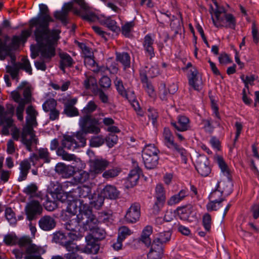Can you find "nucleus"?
<instances>
[{"label":"nucleus","mask_w":259,"mask_h":259,"mask_svg":"<svg viewBox=\"0 0 259 259\" xmlns=\"http://www.w3.org/2000/svg\"><path fill=\"white\" fill-rule=\"evenodd\" d=\"M39 13L37 16L31 19L29 22V28L35 27L34 35L38 41H41L44 37L51 34L52 30L49 28L50 23L54 22L51 17L50 10L47 5H39Z\"/></svg>","instance_id":"1"},{"label":"nucleus","mask_w":259,"mask_h":259,"mask_svg":"<svg viewBox=\"0 0 259 259\" xmlns=\"http://www.w3.org/2000/svg\"><path fill=\"white\" fill-rule=\"evenodd\" d=\"M78 219L83 225L84 231L90 230L94 238L99 241L105 238L106 232L103 229L98 227V220L93 214L92 209L87 204H81L79 207Z\"/></svg>","instance_id":"2"},{"label":"nucleus","mask_w":259,"mask_h":259,"mask_svg":"<svg viewBox=\"0 0 259 259\" xmlns=\"http://www.w3.org/2000/svg\"><path fill=\"white\" fill-rule=\"evenodd\" d=\"M60 33V30L53 29L51 34L44 37L41 41H38L34 36L38 48L37 49L31 48V57L35 59L40 53L41 58L46 61H50L56 55L55 44L59 39Z\"/></svg>","instance_id":"3"},{"label":"nucleus","mask_w":259,"mask_h":259,"mask_svg":"<svg viewBox=\"0 0 259 259\" xmlns=\"http://www.w3.org/2000/svg\"><path fill=\"white\" fill-rule=\"evenodd\" d=\"M26 123L27 125L23 128L21 134V142L25 146L27 150L31 152L32 144H37V139L35 138L32 127V125L36 123V117H27Z\"/></svg>","instance_id":"4"},{"label":"nucleus","mask_w":259,"mask_h":259,"mask_svg":"<svg viewBox=\"0 0 259 259\" xmlns=\"http://www.w3.org/2000/svg\"><path fill=\"white\" fill-rule=\"evenodd\" d=\"M159 150L154 144H148L142 150V159L145 167L148 169L155 168L158 164Z\"/></svg>","instance_id":"5"},{"label":"nucleus","mask_w":259,"mask_h":259,"mask_svg":"<svg viewBox=\"0 0 259 259\" xmlns=\"http://www.w3.org/2000/svg\"><path fill=\"white\" fill-rule=\"evenodd\" d=\"M79 147V145L73 137L69 135L64 136L62 141V147L57 149V154L61 156L62 159L66 160H72L74 159V155L68 153L64 150L66 148L68 150H74Z\"/></svg>","instance_id":"6"},{"label":"nucleus","mask_w":259,"mask_h":259,"mask_svg":"<svg viewBox=\"0 0 259 259\" xmlns=\"http://www.w3.org/2000/svg\"><path fill=\"white\" fill-rule=\"evenodd\" d=\"M99 125V119L94 116H82L79 120L80 129L88 134H98L101 131Z\"/></svg>","instance_id":"7"},{"label":"nucleus","mask_w":259,"mask_h":259,"mask_svg":"<svg viewBox=\"0 0 259 259\" xmlns=\"http://www.w3.org/2000/svg\"><path fill=\"white\" fill-rule=\"evenodd\" d=\"M156 200L153 206V213L157 214L161 211L166 201V191L161 184L156 185L154 195Z\"/></svg>","instance_id":"8"},{"label":"nucleus","mask_w":259,"mask_h":259,"mask_svg":"<svg viewBox=\"0 0 259 259\" xmlns=\"http://www.w3.org/2000/svg\"><path fill=\"white\" fill-rule=\"evenodd\" d=\"M1 38L2 44H4L6 47L5 48V50H2L0 53V60H4L7 57V55H9L11 52H12L15 47L19 46L21 42L19 39V36L17 35L13 36L11 42L10 44H8V42L10 40V37L8 35L5 34L3 37Z\"/></svg>","instance_id":"9"},{"label":"nucleus","mask_w":259,"mask_h":259,"mask_svg":"<svg viewBox=\"0 0 259 259\" xmlns=\"http://www.w3.org/2000/svg\"><path fill=\"white\" fill-rule=\"evenodd\" d=\"M78 214L77 215V220H70L65 224L66 229L70 231L68 233V236L72 240H77L83 236L79 228L80 225H83L78 219Z\"/></svg>","instance_id":"10"},{"label":"nucleus","mask_w":259,"mask_h":259,"mask_svg":"<svg viewBox=\"0 0 259 259\" xmlns=\"http://www.w3.org/2000/svg\"><path fill=\"white\" fill-rule=\"evenodd\" d=\"M195 168L202 177H207L211 171L208 158L204 155H199L196 159Z\"/></svg>","instance_id":"11"},{"label":"nucleus","mask_w":259,"mask_h":259,"mask_svg":"<svg viewBox=\"0 0 259 259\" xmlns=\"http://www.w3.org/2000/svg\"><path fill=\"white\" fill-rule=\"evenodd\" d=\"M42 210V206L37 200H32L30 201L25 207L27 220L32 221L36 219L37 215L41 213Z\"/></svg>","instance_id":"12"},{"label":"nucleus","mask_w":259,"mask_h":259,"mask_svg":"<svg viewBox=\"0 0 259 259\" xmlns=\"http://www.w3.org/2000/svg\"><path fill=\"white\" fill-rule=\"evenodd\" d=\"M187 77L189 85L193 90L198 92L202 90L203 83L196 68H193L190 70V73L188 74Z\"/></svg>","instance_id":"13"},{"label":"nucleus","mask_w":259,"mask_h":259,"mask_svg":"<svg viewBox=\"0 0 259 259\" xmlns=\"http://www.w3.org/2000/svg\"><path fill=\"white\" fill-rule=\"evenodd\" d=\"M141 216V206L138 203H133L128 209L124 218L129 223H135L139 221Z\"/></svg>","instance_id":"14"},{"label":"nucleus","mask_w":259,"mask_h":259,"mask_svg":"<svg viewBox=\"0 0 259 259\" xmlns=\"http://www.w3.org/2000/svg\"><path fill=\"white\" fill-rule=\"evenodd\" d=\"M86 245L81 249V251L88 254H97L100 249L99 241L89 234L85 236Z\"/></svg>","instance_id":"15"},{"label":"nucleus","mask_w":259,"mask_h":259,"mask_svg":"<svg viewBox=\"0 0 259 259\" xmlns=\"http://www.w3.org/2000/svg\"><path fill=\"white\" fill-rule=\"evenodd\" d=\"M224 22H218L212 17V20L214 25L216 27H225L226 28H231L235 29L236 26V20L233 14L230 13H225L224 15Z\"/></svg>","instance_id":"16"},{"label":"nucleus","mask_w":259,"mask_h":259,"mask_svg":"<svg viewBox=\"0 0 259 259\" xmlns=\"http://www.w3.org/2000/svg\"><path fill=\"white\" fill-rule=\"evenodd\" d=\"M55 170L62 178H69L74 174L75 168L72 165L60 162L56 164Z\"/></svg>","instance_id":"17"},{"label":"nucleus","mask_w":259,"mask_h":259,"mask_svg":"<svg viewBox=\"0 0 259 259\" xmlns=\"http://www.w3.org/2000/svg\"><path fill=\"white\" fill-rule=\"evenodd\" d=\"M171 125L178 132H185L191 129L190 119L184 115H180L177 122H171Z\"/></svg>","instance_id":"18"},{"label":"nucleus","mask_w":259,"mask_h":259,"mask_svg":"<svg viewBox=\"0 0 259 259\" xmlns=\"http://www.w3.org/2000/svg\"><path fill=\"white\" fill-rule=\"evenodd\" d=\"M109 162L104 159H95L91 162V173L99 174L102 173L108 166Z\"/></svg>","instance_id":"19"},{"label":"nucleus","mask_w":259,"mask_h":259,"mask_svg":"<svg viewBox=\"0 0 259 259\" xmlns=\"http://www.w3.org/2000/svg\"><path fill=\"white\" fill-rule=\"evenodd\" d=\"M162 138L164 145L169 149L174 150L180 146L175 142L174 135L168 127L163 128Z\"/></svg>","instance_id":"20"},{"label":"nucleus","mask_w":259,"mask_h":259,"mask_svg":"<svg viewBox=\"0 0 259 259\" xmlns=\"http://www.w3.org/2000/svg\"><path fill=\"white\" fill-rule=\"evenodd\" d=\"M154 40L152 38L150 34L146 35L144 38L142 43L144 50L145 53L149 57L151 60L155 56L154 49L153 46Z\"/></svg>","instance_id":"21"},{"label":"nucleus","mask_w":259,"mask_h":259,"mask_svg":"<svg viewBox=\"0 0 259 259\" xmlns=\"http://www.w3.org/2000/svg\"><path fill=\"white\" fill-rule=\"evenodd\" d=\"M59 68L65 73V68L72 67L75 62L72 57L66 52L59 53Z\"/></svg>","instance_id":"22"},{"label":"nucleus","mask_w":259,"mask_h":259,"mask_svg":"<svg viewBox=\"0 0 259 259\" xmlns=\"http://www.w3.org/2000/svg\"><path fill=\"white\" fill-rule=\"evenodd\" d=\"M72 192L73 193V197L75 198L78 197L89 198L90 200L93 195L91 193V188L90 186L86 185L78 186L77 188L73 189Z\"/></svg>","instance_id":"23"},{"label":"nucleus","mask_w":259,"mask_h":259,"mask_svg":"<svg viewBox=\"0 0 259 259\" xmlns=\"http://www.w3.org/2000/svg\"><path fill=\"white\" fill-rule=\"evenodd\" d=\"M38 225L42 230L49 231L55 227L56 223L55 219L51 216L45 215L39 220Z\"/></svg>","instance_id":"24"},{"label":"nucleus","mask_w":259,"mask_h":259,"mask_svg":"<svg viewBox=\"0 0 259 259\" xmlns=\"http://www.w3.org/2000/svg\"><path fill=\"white\" fill-rule=\"evenodd\" d=\"M105 198L114 200L118 198L120 192L113 185H106L101 192Z\"/></svg>","instance_id":"25"},{"label":"nucleus","mask_w":259,"mask_h":259,"mask_svg":"<svg viewBox=\"0 0 259 259\" xmlns=\"http://www.w3.org/2000/svg\"><path fill=\"white\" fill-rule=\"evenodd\" d=\"M176 211L179 218L183 221H189L190 215L193 212V206L189 204L182 207H179Z\"/></svg>","instance_id":"26"},{"label":"nucleus","mask_w":259,"mask_h":259,"mask_svg":"<svg viewBox=\"0 0 259 259\" xmlns=\"http://www.w3.org/2000/svg\"><path fill=\"white\" fill-rule=\"evenodd\" d=\"M116 60L120 62L123 66L124 69L128 68L131 66V57L127 52H116Z\"/></svg>","instance_id":"27"},{"label":"nucleus","mask_w":259,"mask_h":259,"mask_svg":"<svg viewBox=\"0 0 259 259\" xmlns=\"http://www.w3.org/2000/svg\"><path fill=\"white\" fill-rule=\"evenodd\" d=\"M188 195V191L186 190H181L178 194L172 195L167 200V203L169 206H172L184 199Z\"/></svg>","instance_id":"28"},{"label":"nucleus","mask_w":259,"mask_h":259,"mask_svg":"<svg viewBox=\"0 0 259 259\" xmlns=\"http://www.w3.org/2000/svg\"><path fill=\"white\" fill-rule=\"evenodd\" d=\"M152 227L150 226H147L144 228L142 232L140 240L147 247H149L151 245V240L150 236L152 233Z\"/></svg>","instance_id":"29"},{"label":"nucleus","mask_w":259,"mask_h":259,"mask_svg":"<svg viewBox=\"0 0 259 259\" xmlns=\"http://www.w3.org/2000/svg\"><path fill=\"white\" fill-rule=\"evenodd\" d=\"M219 188L220 182H218L216 189L211 192L208 197L209 200H212L213 201H215V202H218V206H220L221 203L225 200L222 197L223 191L219 189Z\"/></svg>","instance_id":"30"},{"label":"nucleus","mask_w":259,"mask_h":259,"mask_svg":"<svg viewBox=\"0 0 259 259\" xmlns=\"http://www.w3.org/2000/svg\"><path fill=\"white\" fill-rule=\"evenodd\" d=\"M104 197L99 194L94 193L90 199V204L96 209H99L103 205Z\"/></svg>","instance_id":"31"},{"label":"nucleus","mask_w":259,"mask_h":259,"mask_svg":"<svg viewBox=\"0 0 259 259\" xmlns=\"http://www.w3.org/2000/svg\"><path fill=\"white\" fill-rule=\"evenodd\" d=\"M0 125L3 126L1 133L3 135H9V129L13 125V120L11 117H7L0 120Z\"/></svg>","instance_id":"32"},{"label":"nucleus","mask_w":259,"mask_h":259,"mask_svg":"<svg viewBox=\"0 0 259 259\" xmlns=\"http://www.w3.org/2000/svg\"><path fill=\"white\" fill-rule=\"evenodd\" d=\"M83 84L86 90H91L93 93L98 88L97 80L93 76H87L83 81Z\"/></svg>","instance_id":"33"},{"label":"nucleus","mask_w":259,"mask_h":259,"mask_svg":"<svg viewBox=\"0 0 259 259\" xmlns=\"http://www.w3.org/2000/svg\"><path fill=\"white\" fill-rule=\"evenodd\" d=\"M73 176V179L76 182L83 183L89 180L90 174L86 171L80 170L77 172L74 171Z\"/></svg>","instance_id":"34"},{"label":"nucleus","mask_w":259,"mask_h":259,"mask_svg":"<svg viewBox=\"0 0 259 259\" xmlns=\"http://www.w3.org/2000/svg\"><path fill=\"white\" fill-rule=\"evenodd\" d=\"M151 248L149 253L155 252L158 255L163 254L164 244L160 241H159L156 238L153 239V242H151Z\"/></svg>","instance_id":"35"},{"label":"nucleus","mask_w":259,"mask_h":259,"mask_svg":"<svg viewBox=\"0 0 259 259\" xmlns=\"http://www.w3.org/2000/svg\"><path fill=\"white\" fill-rule=\"evenodd\" d=\"M213 3L215 6V9L214 10V14L216 18V21L218 22H224V18L221 17L222 14L226 13L225 8L223 6H220L217 3L216 0H212ZM212 10L213 11L212 7L211 6Z\"/></svg>","instance_id":"36"},{"label":"nucleus","mask_w":259,"mask_h":259,"mask_svg":"<svg viewBox=\"0 0 259 259\" xmlns=\"http://www.w3.org/2000/svg\"><path fill=\"white\" fill-rule=\"evenodd\" d=\"M63 113L68 117H74L79 115V111L72 104L65 103Z\"/></svg>","instance_id":"37"},{"label":"nucleus","mask_w":259,"mask_h":259,"mask_svg":"<svg viewBox=\"0 0 259 259\" xmlns=\"http://www.w3.org/2000/svg\"><path fill=\"white\" fill-rule=\"evenodd\" d=\"M99 222H102L107 225L111 223L112 221V214L111 211H102L99 212L98 219Z\"/></svg>","instance_id":"38"},{"label":"nucleus","mask_w":259,"mask_h":259,"mask_svg":"<svg viewBox=\"0 0 259 259\" xmlns=\"http://www.w3.org/2000/svg\"><path fill=\"white\" fill-rule=\"evenodd\" d=\"M97 108V105L93 101H90L88 102L86 106L81 110L83 116H93L92 113L94 112Z\"/></svg>","instance_id":"39"},{"label":"nucleus","mask_w":259,"mask_h":259,"mask_svg":"<svg viewBox=\"0 0 259 259\" xmlns=\"http://www.w3.org/2000/svg\"><path fill=\"white\" fill-rule=\"evenodd\" d=\"M67 238H69L68 235L66 236L63 232L58 231L53 233L52 241L62 245V244L65 242V241Z\"/></svg>","instance_id":"40"},{"label":"nucleus","mask_w":259,"mask_h":259,"mask_svg":"<svg viewBox=\"0 0 259 259\" xmlns=\"http://www.w3.org/2000/svg\"><path fill=\"white\" fill-rule=\"evenodd\" d=\"M38 156L39 159H41L45 163H49L51 157L48 149L46 148H40L38 150Z\"/></svg>","instance_id":"41"},{"label":"nucleus","mask_w":259,"mask_h":259,"mask_svg":"<svg viewBox=\"0 0 259 259\" xmlns=\"http://www.w3.org/2000/svg\"><path fill=\"white\" fill-rule=\"evenodd\" d=\"M21 63H18V68H19V69H22L25 71L29 74L31 75L32 74V71L30 63L28 59L26 57H23L21 59Z\"/></svg>","instance_id":"42"},{"label":"nucleus","mask_w":259,"mask_h":259,"mask_svg":"<svg viewBox=\"0 0 259 259\" xmlns=\"http://www.w3.org/2000/svg\"><path fill=\"white\" fill-rule=\"evenodd\" d=\"M103 23L106 27L113 32H117L120 30L119 27L116 25V22L114 20L111 19L110 17L106 18L103 20Z\"/></svg>","instance_id":"43"},{"label":"nucleus","mask_w":259,"mask_h":259,"mask_svg":"<svg viewBox=\"0 0 259 259\" xmlns=\"http://www.w3.org/2000/svg\"><path fill=\"white\" fill-rule=\"evenodd\" d=\"M54 16L57 19L60 20L64 25H67L68 23V16L65 12L62 10L60 11H56L54 13Z\"/></svg>","instance_id":"44"},{"label":"nucleus","mask_w":259,"mask_h":259,"mask_svg":"<svg viewBox=\"0 0 259 259\" xmlns=\"http://www.w3.org/2000/svg\"><path fill=\"white\" fill-rule=\"evenodd\" d=\"M105 142V139L103 136H94L90 141V145L92 147H98L102 145Z\"/></svg>","instance_id":"45"},{"label":"nucleus","mask_w":259,"mask_h":259,"mask_svg":"<svg viewBox=\"0 0 259 259\" xmlns=\"http://www.w3.org/2000/svg\"><path fill=\"white\" fill-rule=\"evenodd\" d=\"M57 101L54 99H49L47 100L42 105L43 110L46 112H49V111L55 109L57 106Z\"/></svg>","instance_id":"46"},{"label":"nucleus","mask_w":259,"mask_h":259,"mask_svg":"<svg viewBox=\"0 0 259 259\" xmlns=\"http://www.w3.org/2000/svg\"><path fill=\"white\" fill-rule=\"evenodd\" d=\"M171 236V232L169 231H167L160 233L155 238L164 244L170 241Z\"/></svg>","instance_id":"47"},{"label":"nucleus","mask_w":259,"mask_h":259,"mask_svg":"<svg viewBox=\"0 0 259 259\" xmlns=\"http://www.w3.org/2000/svg\"><path fill=\"white\" fill-rule=\"evenodd\" d=\"M6 71L10 74L12 79L16 80L17 82L19 81V68L18 67L8 65L6 66Z\"/></svg>","instance_id":"48"},{"label":"nucleus","mask_w":259,"mask_h":259,"mask_svg":"<svg viewBox=\"0 0 259 259\" xmlns=\"http://www.w3.org/2000/svg\"><path fill=\"white\" fill-rule=\"evenodd\" d=\"M75 240L67 238L62 246L64 247L69 252L74 251V249L78 250V246L73 242Z\"/></svg>","instance_id":"49"},{"label":"nucleus","mask_w":259,"mask_h":259,"mask_svg":"<svg viewBox=\"0 0 259 259\" xmlns=\"http://www.w3.org/2000/svg\"><path fill=\"white\" fill-rule=\"evenodd\" d=\"M135 25L134 21L126 22L121 27L122 34L126 37H129L130 32Z\"/></svg>","instance_id":"50"},{"label":"nucleus","mask_w":259,"mask_h":259,"mask_svg":"<svg viewBox=\"0 0 259 259\" xmlns=\"http://www.w3.org/2000/svg\"><path fill=\"white\" fill-rule=\"evenodd\" d=\"M114 84L117 91L118 94L121 96H126V90L123 86V82L120 79L116 78L114 81Z\"/></svg>","instance_id":"51"},{"label":"nucleus","mask_w":259,"mask_h":259,"mask_svg":"<svg viewBox=\"0 0 259 259\" xmlns=\"http://www.w3.org/2000/svg\"><path fill=\"white\" fill-rule=\"evenodd\" d=\"M148 117L152 120V123L154 126L157 125V119L159 117L158 113L157 110L154 108H149L148 109Z\"/></svg>","instance_id":"52"},{"label":"nucleus","mask_w":259,"mask_h":259,"mask_svg":"<svg viewBox=\"0 0 259 259\" xmlns=\"http://www.w3.org/2000/svg\"><path fill=\"white\" fill-rule=\"evenodd\" d=\"M5 217L11 225L16 224L17 220L15 217V213L11 208H7L5 210Z\"/></svg>","instance_id":"53"},{"label":"nucleus","mask_w":259,"mask_h":259,"mask_svg":"<svg viewBox=\"0 0 259 259\" xmlns=\"http://www.w3.org/2000/svg\"><path fill=\"white\" fill-rule=\"evenodd\" d=\"M61 191L62 186L60 184L57 183V184L54 185L53 193L56 195L58 200L63 202L66 199L67 197L65 195L62 196Z\"/></svg>","instance_id":"54"},{"label":"nucleus","mask_w":259,"mask_h":259,"mask_svg":"<svg viewBox=\"0 0 259 259\" xmlns=\"http://www.w3.org/2000/svg\"><path fill=\"white\" fill-rule=\"evenodd\" d=\"M202 225L206 231L209 232L210 230L211 225V217L208 213H206L203 215Z\"/></svg>","instance_id":"55"},{"label":"nucleus","mask_w":259,"mask_h":259,"mask_svg":"<svg viewBox=\"0 0 259 259\" xmlns=\"http://www.w3.org/2000/svg\"><path fill=\"white\" fill-rule=\"evenodd\" d=\"M88 134V133L84 132L82 129H80V131L76 133L75 137L79 141V147H83L86 144L85 137Z\"/></svg>","instance_id":"56"},{"label":"nucleus","mask_w":259,"mask_h":259,"mask_svg":"<svg viewBox=\"0 0 259 259\" xmlns=\"http://www.w3.org/2000/svg\"><path fill=\"white\" fill-rule=\"evenodd\" d=\"M217 162L222 171L224 174L228 175L229 174L228 167L223 158L222 156H218L217 158Z\"/></svg>","instance_id":"57"},{"label":"nucleus","mask_w":259,"mask_h":259,"mask_svg":"<svg viewBox=\"0 0 259 259\" xmlns=\"http://www.w3.org/2000/svg\"><path fill=\"white\" fill-rule=\"evenodd\" d=\"M131 234V231L126 227H121L118 232V238L120 240L123 241L127 236Z\"/></svg>","instance_id":"58"},{"label":"nucleus","mask_w":259,"mask_h":259,"mask_svg":"<svg viewBox=\"0 0 259 259\" xmlns=\"http://www.w3.org/2000/svg\"><path fill=\"white\" fill-rule=\"evenodd\" d=\"M240 78L244 82L245 87L248 90L249 89L248 84H250L251 85H253L254 84L253 82L255 80V75L253 74L250 76L247 75L245 77L244 75H242Z\"/></svg>","instance_id":"59"},{"label":"nucleus","mask_w":259,"mask_h":259,"mask_svg":"<svg viewBox=\"0 0 259 259\" xmlns=\"http://www.w3.org/2000/svg\"><path fill=\"white\" fill-rule=\"evenodd\" d=\"M38 187L34 183H31L24 188L23 192L27 195H33L36 193Z\"/></svg>","instance_id":"60"},{"label":"nucleus","mask_w":259,"mask_h":259,"mask_svg":"<svg viewBox=\"0 0 259 259\" xmlns=\"http://www.w3.org/2000/svg\"><path fill=\"white\" fill-rule=\"evenodd\" d=\"M119 172L120 171L117 168H112L105 171L102 176L103 178L108 179L117 176Z\"/></svg>","instance_id":"61"},{"label":"nucleus","mask_w":259,"mask_h":259,"mask_svg":"<svg viewBox=\"0 0 259 259\" xmlns=\"http://www.w3.org/2000/svg\"><path fill=\"white\" fill-rule=\"evenodd\" d=\"M23 95L24 99H21L20 102H23L25 105L31 103V92L29 88H26L24 90Z\"/></svg>","instance_id":"62"},{"label":"nucleus","mask_w":259,"mask_h":259,"mask_svg":"<svg viewBox=\"0 0 259 259\" xmlns=\"http://www.w3.org/2000/svg\"><path fill=\"white\" fill-rule=\"evenodd\" d=\"M84 64L89 68L95 67L97 65V63L94 59V55L90 56H84Z\"/></svg>","instance_id":"63"},{"label":"nucleus","mask_w":259,"mask_h":259,"mask_svg":"<svg viewBox=\"0 0 259 259\" xmlns=\"http://www.w3.org/2000/svg\"><path fill=\"white\" fill-rule=\"evenodd\" d=\"M99 83L101 88L108 89L111 86V81L109 77L104 75L100 79Z\"/></svg>","instance_id":"64"}]
</instances>
